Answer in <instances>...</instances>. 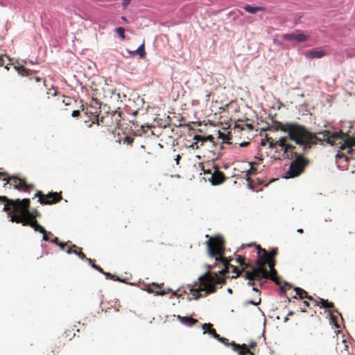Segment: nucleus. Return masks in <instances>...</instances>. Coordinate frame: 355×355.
<instances>
[{
    "mask_svg": "<svg viewBox=\"0 0 355 355\" xmlns=\"http://www.w3.org/2000/svg\"><path fill=\"white\" fill-rule=\"evenodd\" d=\"M128 53L130 55H134L137 53L139 55V58H144L145 57V51H144V42L135 51H128Z\"/></svg>",
    "mask_w": 355,
    "mask_h": 355,
    "instance_id": "obj_17",
    "label": "nucleus"
},
{
    "mask_svg": "<svg viewBox=\"0 0 355 355\" xmlns=\"http://www.w3.org/2000/svg\"><path fill=\"white\" fill-rule=\"evenodd\" d=\"M318 134L323 136V141H326L327 144L334 146L337 140H340L339 144L340 150L347 149L348 154H352L353 152V146H355V138L351 137L349 135L344 134L341 132H331L329 130H324L318 132Z\"/></svg>",
    "mask_w": 355,
    "mask_h": 355,
    "instance_id": "obj_4",
    "label": "nucleus"
},
{
    "mask_svg": "<svg viewBox=\"0 0 355 355\" xmlns=\"http://www.w3.org/2000/svg\"><path fill=\"white\" fill-rule=\"evenodd\" d=\"M193 139L196 140V141H200L202 142L201 143V145H202L203 142L207 141H213L214 137L212 135H207L206 137H202L201 135H196L193 137Z\"/></svg>",
    "mask_w": 355,
    "mask_h": 355,
    "instance_id": "obj_18",
    "label": "nucleus"
},
{
    "mask_svg": "<svg viewBox=\"0 0 355 355\" xmlns=\"http://www.w3.org/2000/svg\"><path fill=\"white\" fill-rule=\"evenodd\" d=\"M320 303L322 306L324 308H329L333 306V304L331 302H329L327 300H325L324 299H320Z\"/></svg>",
    "mask_w": 355,
    "mask_h": 355,
    "instance_id": "obj_24",
    "label": "nucleus"
},
{
    "mask_svg": "<svg viewBox=\"0 0 355 355\" xmlns=\"http://www.w3.org/2000/svg\"><path fill=\"white\" fill-rule=\"evenodd\" d=\"M15 68L19 71V73H20L22 76H25L27 74L26 69L23 67Z\"/></svg>",
    "mask_w": 355,
    "mask_h": 355,
    "instance_id": "obj_28",
    "label": "nucleus"
},
{
    "mask_svg": "<svg viewBox=\"0 0 355 355\" xmlns=\"http://www.w3.org/2000/svg\"><path fill=\"white\" fill-rule=\"evenodd\" d=\"M179 159H180V155H178L177 156V158L175 159V162H176V164H179Z\"/></svg>",
    "mask_w": 355,
    "mask_h": 355,
    "instance_id": "obj_43",
    "label": "nucleus"
},
{
    "mask_svg": "<svg viewBox=\"0 0 355 355\" xmlns=\"http://www.w3.org/2000/svg\"><path fill=\"white\" fill-rule=\"evenodd\" d=\"M273 128L276 131L281 130L286 132L289 139L296 144L302 146L304 150H309L311 145L315 144L318 141H322V139L318 138L315 135L297 123L276 122Z\"/></svg>",
    "mask_w": 355,
    "mask_h": 355,
    "instance_id": "obj_1",
    "label": "nucleus"
},
{
    "mask_svg": "<svg viewBox=\"0 0 355 355\" xmlns=\"http://www.w3.org/2000/svg\"><path fill=\"white\" fill-rule=\"evenodd\" d=\"M57 241H58V238H57V237H55V238L53 239L52 242H53V243H56V242H57Z\"/></svg>",
    "mask_w": 355,
    "mask_h": 355,
    "instance_id": "obj_45",
    "label": "nucleus"
},
{
    "mask_svg": "<svg viewBox=\"0 0 355 355\" xmlns=\"http://www.w3.org/2000/svg\"><path fill=\"white\" fill-rule=\"evenodd\" d=\"M282 37L286 40H295V34H284Z\"/></svg>",
    "mask_w": 355,
    "mask_h": 355,
    "instance_id": "obj_26",
    "label": "nucleus"
},
{
    "mask_svg": "<svg viewBox=\"0 0 355 355\" xmlns=\"http://www.w3.org/2000/svg\"><path fill=\"white\" fill-rule=\"evenodd\" d=\"M275 254V252H272L271 254H269L265 250H263V254H259V259L257 260V268H265V265L268 264L270 271L268 272V277L267 278H270L272 280L275 281L276 283L277 282L276 277V271L274 269V262L272 259V257Z\"/></svg>",
    "mask_w": 355,
    "mask_h": 355,
    "instance_id": "obj_6",
    "label": "nucleus"
},
{
    "mask_svg": "<svg viewBox=\"0 0 355 355\" xmlns=\"http://www.w3.org/2000/svg\"><path fill=\"white\" fill-rule=\"evenodd\" d=\"M252 170V167H251V168L247 171V175H250Z\"/></svg>",
    "mask_w": 355,
    "mask_h": 355,
    "instance_id": "obj_44",
    "label": "nucleus"
},
{
    "mask_svg": "<svg viewBox=\"0 0 355 355\" xmlns=\"http://www.w3.org/2000/svg\"><path fill=\"white\" fill-rule=\"evenodd\" d=\"M207 248L209 255L216 261H220L225 266V269L220 270V274H225L227 269V262L223 258V241L220 237H210L207 241Z\"/></svg>",
    "mask_w": 355,
    "mask_h": 355,
    "instance_id": "obj_5",
    "label": "nucleus"
},
{
    "mask_svg": "<svg viewBox=\"0 0 355 355\" xmlns=\"http://www.w3.org/2000/svg\"><path fill=\"white\" fill-rule=\"evenodd\" d=\"M309 39V36L306 35L304 33H299L297 35H295V40L298 42H304Z\"/></svg>",
    "mask_w": 355,
    "mask_h": 355,
    "instance_id": "obj_21",
    "label": "nucleus"
},
{
    "mask_svg": "<svg viewBox=\"0 0 355 355\" xmlns=\"http://www.w3.org/2000/svg\"><path fill=\"white\" fill-rule=\"evenodd\" d=\"M167 292L166 291H157L156 292V295H164Z\"/></svg>",
    "mask_w": 355,
    "mask_h": 355,
    "instance_id": "obj_37",
    "label": "nucleus"
},
{
    "mask_svg": "<svg viewBox=\"0 0 355 355\" xmlns=\"http://www.w3.org/2000/svg\"><path fill=\"white\" fill-rule=\"evenodd\" d=\"M178 318L182 324L189 327H191L197 322V320L190 317H182L180 315H178Z\"/></svg>",
    "mask_w": 355,
    "mask_h": 355,
    "instance_id": "obj_13",
    "label": "nucleus"
},
{
    "mask_svg": "<svg viewBox=\"0 0 355 355\" xmlns=\"http://www.w3.org/2000/svg\"><path fill=\"white\" fill-rule=\"evenodd\" d=\"M248 144H249V142H246V141L242 142V143L240 144V146L241 147H245V146H247L248 145Z\"/></svg>",
    "mask_w": 355,
    "mask_h": 355,
    "instance_id": "obj_39",
    "label": "nucleus"
},
{
    "mask_svg": "<svg viewBox=\"0 0 355 355\" xmlns=\"http://www.w3.org/2000/svg\"><path fill=\"white\" fill-rule=\"evenodd\" d=\"M132 139L129 137H125L123 139V143L127 144H130L132 142Z\"/></svg>",
    "mask_w": 355,
    "mask_h": 355,
    "instance_id": "obj_31",
    "label": "nucleus"
},
{
    "mask_svg": "<svg viewBox=\"0 0 355 355\" xmlns=\"http://www.w3.org/2000/svg\"><path fill=\"white\" fill-rule=\"evenodd\" d=\"M233 346L234 350L238 351L239 355H254L245 346L241 347L235 344H233Z\"/></svg>",
    "mask_w": 355,
    "mask_h": 355,
    "instance_id": "obj_14",
    "label": "nucleus"
},
{
    "mask_svg": "<svg viewBox=\"0 0 355 355\" xmlns=\"http://www.w3.org/2000/svg\"><path fill=\"white\" fill-rule=\"evenodd\" d=\"M58 245H59V246L60 247V248H61L62 250H64V245H65V244H64V243H59Z\"/></svg>",
    "mask_w": 355,
    "mask_h": 355,
    "instance_id": "obj_40",
    "label": "nucleus"
},
{
    "mask_svg": "<svg viewBox=\"0 0 355 355\" xmlns=\"http://www.w3.org/2000/svg\"><path fill=\"white\" fill-rule=\"evenodd\" d=\"M3 180L6 181L5 185L9 183L11 185H13L14 188L17 190L26 191L29 187V186L27 185L23 180L15 176L6 178Z\"/></svg>",
    "mask_w": 355,
    "mask_h": 355,
    "instance_id": "obj_9",
    "label": "nucleus"
},
{
    "mask_svg": "<svg viewBox=\"0 0 355 355\" xmlns=\"http://www.w3.org/2000/svg\"><path fill=\"white\" fill-rule=\"evenodd\" d=\"M292 314H293V313H292V312H290V313H288V315H291Z\"/></svg>",
    "mask_w": 355,
    "mask_h": 355,
    "instance_id": "obj_53",
    "label": "nucleus"
},
{
    "mask_svg": "<svg viewBox=\"0 0 355 355\" xmlns=\"http://www.w3.org/2000/svg\"><path fill=\"white\" fill-rule=\"evenodd\" d=\"M12 202H14L15 207H18L19 205L22 203V207H21L19 210L21 217L19 218L16 215H12L10 217V221L21 223L23 225H30L34 229L35 231L40 232L44 234L42 236L43 241H48L49 239L46 236V232L45 229L42 225L38 224L35 220H33L32 214L28 209L30 200L25 198L23 199L22 201L17 200Z\"/></svg>",
    "mask_w": 355,
    "mask_h": 355,
    "instance_id": "obj_3",
    "label": "nucleus"
},
{
    "mask_svg": "<svg viewBox=\"0 0 355 355\" xmlns=\"http://www.w3.org/2000/svg\"><path fill=\"white\" fill-rule=\"evenodd\" d=\"M79 114H80V112H79V110H73V111L72 112V114H71V115H72L73 117L78 116Z\"/></svg>",
    "mask_w": 355,
    "mask_h": 355,
    "instance_id": "obj_35",
    "label": "nucleus"
},
{
    "mask_svg": "<svg viewBox=\"0 0 355 355\" xmlns=\"http://www.w3.org/2000/svg\"><path fill=\"white\" fill-rule=\"evenodd\" d=\"M2 175V173L0 172V175Z\"/></svg>",
    "mask_w": 355,
    "mask_h": 355,
    "instance_id": "obj_55",
    "label": "nucleus"
},
{
    "mask_svg": "<svg viewBox=\"0 0 355 355\" xmlns=\"http://www.w3.org/2000/svg\"><path fill=\"white\" fill-rule=\"evenodd\" d=\"M0 199H1L3 201H6L7 202V204L4 205L3 211H7L8 210H9V209H10L9 205H11L13 207L15 211L19 214V216H17V214H15V215L17 217H19V218L21 217V215L20 214L19 210H20V208L22 207V203L20 204V205H19L18 207H15L14 202H12V201H14V200H9L6 197H5V196L0 197ZM17 200L21 201L19 199L15 200V201H17Z\"/></svg>",
    "mask_w": 355,
    "mask_h": 355,
    "instance_id": "obj_11",
    "label": "nucleus"
},
{
    "mask_svg": "<svg viewBox=\"0 0 355 355\" xmlns=\"http://www.w3.org/2000/svg\"><path fill=\"white\" fill-rule=\"evenodd\" d=\"M304 167V164L301 159H296L293 161L286 174V178H292L298 176L302 171Z\"/></svg>",
    "mask_w": 355,
    "mask_h": 355,
    "instance_id": "obj_8",
    "label": "nucleus"
},
{
    "mask_svg": "<svg viewBox=\"0 0 355 355\" xmlns=\"http://www.w3.org/2000/svg\"><path fill=\"white\" fill-rule=\"evenodd\" d=\"M199 283L190 286V291L192 293L193 299L198 300L201 297L216 291V285L222 284L225 280L220 277L216 273L212 275L206 273L198 277Z\"/></svg>",
    "mask_w": 355,
    "mask_h": 355,
    "instance_id": "obj_2",
    "label": "nucleus"
},
{
    "mask_svg": "<svg viewBox=\"0 0 355 355\" xmlns=\"http://www.w3.org/2000/svg\"><path fill=\"white\" fill-rule=\"evenodd\" d=\"M207 333L220 342H224L225 340V338H220L214 329H209Z\"/></svg>",
    "mask_w": 355,
    "mask_h": 355,
    "instance_id": "obj_20",
    "label": "nucleus"
},
{
    "mask_svg": "<svg viewBox=\"0 0 355 355\" xmlns=\"http://www.w3.org/2000/svg\"><path fill=\"white\" fill-rule=\"evenodd\" d=\"M268 277V271L266 270V268H253L252 271H247L245 272V279H248L249 282L248 284L249 286H253V280L256 278L261 279V278H267Z\"/></svg>",
    "mask_w": 355,
    "mask_h": 355,
    "instance_id": "obj_7",
    "label": "nucleus"
},
{
    "mask_svg": "<svg viewBox=\"0 0 355 355\" xmlns=\"http://www.w3.org/2000/svg\"><path fill=\"white\" fill-rule=\"evenodd\" d=\"M253 291H258V289H257V288L254 287V288H253Z\"/></svg>",
    "mask_w": 355,
    "mask_h": 355,
    "instance_id": "obj_50",
    "label": "nucleus"
},
{
    "mask_svg": "<svg viewBox=\"0 0 355 355\" xmlns=\"http://www.w3.org/2000/svg\"><path fill=\"white\" fill-rule=\"evenodd\" d=\"M211 324H206L205 323L202 324V328L203 329V334H205L208 332L209 329H211Z\"/></svg>",
    "mask_w": 355,
    "mask_h": 355,
    "instance_id": "obj_27",
    "label": "nucleus"
},
{
    "mask_svg": "<svg viewBox=\"0 0 355 355\" xmlns=\"http://www.w3.org/2000/svg\"><path fill=\"white\" fill-rule=\"evenodd\" d=\"M92 267L96 270H98L99 272H103V274H105L106 276H110V273H107V272H103V270L99 267V266H97L96 265H92Z\"/></svg>",
    "mask_w": 355,
    "mask_h": 355,
    "instance_id": "obj_30",
    "label": "nucleus"
},
{
    "mask_svg": "<svg viewBox=\"0 0 355 355\" xmlns=\"http://www.w3.org/2000/svg\"><path fill=\"white\" fill-rule=\"evenodd\" d=\"M336 157H340V154H339V153H338V154L336 155Z\"/></svg>",
    "mask_w": 355,
    "mask_h": 355,
    "instance_id": "obj_52",
    "label": "nucleus"
},
{
    "mask_svg": "<svg viewBox=\"0 0 355 355\" xmlns=\"http://www.w3.org/2000/svg\"><path fill=\"white\" fill-rule=\"evenodd\" d=\"M297 232H299V233H302L303 232V230L300 228V229H298L297 230Z\"/></svg>",
    "mask_w": 355,
    "mask_h": 355,
    "instance_id": "obj_47",
    "label": "nucleus"
},
{
    "mask_svg": "<svg viewBox=\"0 0 355 355\" xmlns=\"http://www.w3.org/2000/svg\"><path fill=\"white\" fill-rule=\"evenodd\" d=\"M40 78H36V81H37V82H39V81H40Z\"/></svg>",
    "mask_w": 355,
    "mask_h": 355,
    "instance_id": "obj_51",
    "label": "nucleus"
},
{
    "mask_svg": "<svg viewBox=\"0 0 355 355\" xmlns=\"http://www.w3.org/2000/svg\"><path fill=\"white\" fill-rule=\"evenodd\" d=\"M218 134H219V137H220V138L223 139V140H225V139L226 136H225V135L224 133H222V132H220L219 131V132H218Z\"/></svg>",
    "mask_w": 355,
    "mask_h": 355,
    "instance_id": "obj_38",
    "label": "nucleus"
},
{
    "mask_svg": "<svg viewBox=\"0 0 355 355\" xmlns=\"http://www.w3.org/2000/svg\"><path fill=\"white\" fill-rule=\"evenodd\" d=\"M223 179V175L221 173H214L211 176V183L214 185L220 184Z\"/></svg>",
    "mask_w": 355,
    "mask_h": 355,
    "instance_id": "obj_16",
    "label": "nucleus"
},
{
    "mask_svg": "<svg viewBox=\"0 0 355 355\" xmlns=\"http://www.w3.org/2000/svg\"><path fill=\"white\" fill-rule=\"evenodd\" d=\"M35 196L39 197V200L41 204H51L54 203L60 200L59 198H58L57 193H49L47 196H42V193L40 191H38Z\"/></svg>",
    "mask_w": 355,
    "mask_h": 355,
    "instance_id": "obj_10",
    "label": "nucleus"
},
{
    "mask_svg": "<svg viewBox=\"0 0 355 355\" xmlns=\"http://www.w3.org/2000/svg\"><path fill=\"white\" fill-rule=\"evenodd\" d=\"M198 141H196V142H194V143H192L191 145H190V147L192 148H199V146H198Z\"/></svg>",
    "mask_w": 355,
    "mask_h": 355,
    "instance_id": "obj_34",
    "label": "nucleus"
},
{
    "mask_svg": "<svg viewBox=\"0 0 355 355\" xmlns=\"http://www.w3.org/2000/svg\"><path fill=\"white\" fill-rule=\"evenodd\" d=\"M227 292H228L229 293H232V288H227Z\"/></svg>",
    "mask_w": 355,
    "mask_h": 355,
    "instance_id": "obj_46",
    "label": "nucleus"
},
{
    "mask_svg": "<svg viewBox=\"0 0 355 355\" xmlns=\"http://www.w3.org/2000/svg\"><path fill=\"white\" fill-rule=\"evenodd\" d=\"M67 252L68 254H71V253H74L76 254H77L81 259H85V256L84 254H83L82 252H76V250H73L71 248H69L67 250Z\"/></svg>",
    "mask_w": 355,
    "mask_h": 355,
    "instance_id": "obj_22",
    "label": "nucleus"
},
{
    "mask_svg": "<svg viewBox=\"0 0 355 355\" xmlns=\"http://www.w3.org/2000/svg\"><path fill=\"white\" fill-rule=\"evenodd\" d=\"M283 150H284V153H287L288 152V150L291 149V148H294L292 145L291 144H286L284 146V147H282Z\"/></svg>",
    "mask_w": 355,
    "mask_h": 355,
    "instance_id": "obj_29",
    "label": "nucleus"
},
{
    "mask_svg": "<svg viewBox=\"0 0 355 355\" xmlns=\"http://www.w3.org/2000/svg\"><path fill=\"white\" fill-rule=\"evenodd\" d=\"M236 262L239 263L241 266L245 265L243 258L241 257H239L236 258Z\"/></svg>",
    "mask_w": 355,
    "mask_h": 355,
    "instance_id": "obj_32",
    "label": "nucleus"
},
{
    "mask_svg": "<svg viewBox=\"0 0 355 355\" xmlns=\"http://www.w3.org/2000/svg\"><path fill=\"white\" fill-rule=\"evenodd\" d=\"M116 31L122 40L125 39V29L123 28L119 27L116 29Z\"/></svg>",
    "mask_w": 355,
    "mask_h": 355,
    "instance_id": "obj_25",
    "label": "nucleus"
},
{
    "mask_svg": "<svg viewBox=\"0 0 355 355\" xmlns=\"http://www.w3.org/2000/svg\"><path fill=\"white\" fill-rule=\"evenodd\" d=\"M277 145V142H273L272 141H270L269 143V148H273Z\"/></svg>",
    "mask_w": 355,
    "mask_h": 355,
    "instance_id": "obj_36",
    "label": "nucleus"
},
{
    "mask_svg": "<svg viewBox=\"0 0 355 355\" xmlns=\"http://www.w3.org/2000/svg\"><path fill=\"white\" fill-rule=\"evenodd\" d=\"M243 8L245 9V10L250 14H255L257 13L258 11H264L266 10V8L264 7H261V6H259V7H253L250 5H245Z\"/></svg>",
    "mask_w": 355,
    "mask_h": 355,
    "instance_id": "obj_15",
    "label": "nucleus"
},
{
    "mask_svg": "<svg viewBox=\"0 0 355 355\" xmlns=\"http://www.w3.org/2000/svg\"><path fill=\"white\" fill-rule=\"evenodd\" d=\"M295 291L296 292V295H299V297L301 299H303L304 297L311 299V297H309L307 295L306 292L304 290H303L302 288H300L299 287H296V288H295Z\"/></svg>",
    "mask_w": 355,
    "mask_h": 355,
    "instance_id": "obj_19",
    "label": "nucleus"
},
{
    "mask_svg": "<svg viewBox=\"0 0 355 355\" xmlns=\"http://www.w3.org/2000/svg\"><path fill=\"white\" fill-rule=\"evenodd\" d=\"M121 19H122L123 21H127V19H126V18H125V17H121Z\"/></svg>",
    "mask_w": 355,
    "mask_h": 355,
    "instance_id": "obj_48",
    "label": "nucleus"
},
{
    "mask_svg": "<svg viewBox=\"0 0 355 355\" xmlns=\"http://www.w3.org/2000/svg\"><path fill=\"white\" fill-rule=\"evenodd\" d=\"M233 272H236V275L234 277H237L239 275V273L237 272L236 268H234Z\"/></svg>",
    "mask_w": 355,
    "mask_h": 355,
    "instance_id": "obj_41",
    "label": "nucleus"
},
{
    "mask_svg": "<svg viewBox=\"0 0 355 355\" xmlns=\"http://www.w3.org/2000/svg\"><path fill=\"white\" fill-rule=\"evenodd\" d=\"M286 139H287L286 137H282L279 138V139L278 141H276L277 145H279L281 147H284V146L286 145Z\"/></svg>",
    "mask_w": 355,
    "mask_h": 355,
    "instance_id": "obj_23",
    "label": "nucleus"
},
{
    "mask_svg": "<svg viewBox=\"0 0 355 355\" xmlns=\"http://www.w3.org/2000/svg\"><path fill=\"white\" fill-rule=\"evenodd\" d=\"M260 301H261V300H259V302H257V303L254 302L253 301H250V302H249V303H250V304H254V305H257L258 304H259V303H260Z\"/></svg>",
    "mask_w": 355,
    "mask_h": 355,
    "instance_id": "obj_42",
    "label": "nucleus"
},
{
    "mask_svg": "<svg viewBox=\"0 0 355 355\" xmlns=\"http://www.w3.org/2000/svg\"><path fill=\"white\" fill-rule=\"evenodd\" d=\"M131 0H123L122 5L123 8H126L130 3Z\"/></svg>",
    "mask_w": 355,
    "mask_h": 355,
    "instance_id": "obj_33",
    "label": "nucleus"
},
{
    "mask_svg": "<svg viewBox=\"0 0 355 355\" xmlns=\"http://www.w3.org/2000/svg\"><path fill=\"white\" fill-rule=\"evenodd\" d=\"M304 304L305 306H309V303L307 302H306V301L304 302Z\"/></svg>",
    "mask_w": 355,
    "mask_h": 355,
    "instance_id": "obj_49",
    "label": "nucleus"
},
{
    "mask_svg": "<svg viewBox=\"0 0 355 355\" xmlns=\"http://www.w3.org/2000/svg\"><path fill=\"white\" fill-rule=\"evenodd\" d=\"M325 52L322 50H311L306 51L304 55L309 59L321 58L325 55Z\"/></svg>",
    "mask_w": 355,
    "mask_h": 355,
    "instance_id": "obj_12",
    "label": "nucleus"
},
{
    "mask_svg": "<svg viewBox=\"0 0 355 355\" xmlns=\"http://www.w3.org/2000/svg\"><path fill=\"white\" fill-rule=\"evenodd\" d=\"M226 340L223 342L225 343V345H227V343H225Z\"/></svg>",
    "mask_w": 355,
    "mask_h": 355,
    "instance_id": "obj_54",
    "label": "nucleus"
}]
</instances>
